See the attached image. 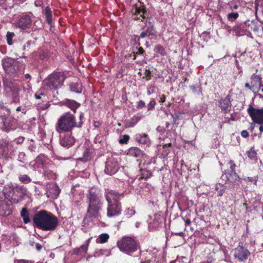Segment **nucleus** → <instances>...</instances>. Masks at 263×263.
Listing matches in <instances>:
<instances>
[{"mask_svg": "<svg viewBox=\"0 0 263 263\" xmlns=\"http://www.w3.org/2000/svg\"><path fill=\"white\" fill-rule=\"evenodd\" d=\"M121 212V207L119 201L108 203L107 215L113 217L119 215Z\"/></svg>", "mask_w": 263, "mask_h": 263, "instance_id": "nucleus-12", "label": "nucleus"}, {"mask_svg": "<svg viewBox=\"0 0 263 263\" xmlns=\"http://www.w3.org/2000/svg\"><path fill=\"white\" fill-rule=\"evenodd\" d=\"M122 196L115 191L107 189L105 192V197L108 203L118 201Z\"/></svg>", "mask_w": 263, "mask_h": 263, "instance_id": "nucleus-16", "label": "nucleus"}, {"mask_svg": "<svg viewBox=\"0 0 263 263\" xmlns=\"http://www.w3.org/2000/svg\"><path fill=\"white\" fill-rule=\"evenodd\" d=\"M227 189V187L221 183H218L216 185L215 190L217 192L218 196H221L223 195Z\"/></svg>", "mask_w": 263, "mask_h": 263, "instance_id": "nucleus-31", "label": "nucleus"}, {"mask_svg": "<svg viewBox=\"0 0 263 263\" xmlns=\"http://www.w3.org/2000/svg\"><path fill=\"white\" fill-rule=\"evenodd\" d=\"M155 51L162 55L165 54V51L162 46L158 45L155 48Z\"/></svg>", "mask_w": 263, "mask_h": 263, "instance_id": "nucleus-42", "label": "nucleus"}, {"mask_svg": "<svg viewBox=\"0 0 263 263\" xmlns=\"http://www.w3.org/2000/svg\"><path fill=\"white\" fill-rule=\"evenodd\" d=\"M247 111L254 122L263 124V108H256L249 106Z\"/></svg>", "mask_w": 263, "mask_h": 263, "instance_id": "nucleus-9", "label": "nucleus"}, {"mask_svg": "<svg viewBox=\"0 0 263 263\" xmlns=\"http://www.w3.org/2000/svg\"><path fill=\"white\" fill-rule=\"evenodd\" d=\"M18 160L21 162H24L25 160V154L21 152L18 155Z\"/></svg>", "mask_w": 263, "mask_h": 263, "instance_id": "nucleus-51", "label": "nucleus"}, {"mask_svg": "<svg viewBox=\"0 0 263 263\" xmlns=\"http://www.w3.org/2000/svg\"><path fill=\"white\" fill-rule=\"evenodd\" d=\"M156 105V102L154 99H152L149 102L147 105V109L148 110H151L155 108V106Z\"/></svg>", "mask_w": 263, "mask_h": 263, "instance_id": "nucleus-47", "label": "nucleus"}, {"mask_svg": "<svg viewBox=\"0 0 263 263\" xmlns=\"http://www.w3.org/2000/svg\"><path fill=\"white\" fill-rule=\"evenodd\" d=\"M16 111H21L22 114L25 115L26 113V109L25 107H22V106H18L16 108Z\"/></svg>", "mask_w": 263, "mask_h": 263, "instance_id": "nucleus-52", "label": "nucleus"}, {"mask_svg": "<svg viewBox=\"0 0 263 263\" xmlns=\"http://www.w3.org/2000/svg\"><path fill=\"white\" fill-rule=\"evenodd\" d=\"M108 252L106 250H103V249H100L96 250L93 256L94 257H100L101 256H102L103 255H107Z\"/></svg>", "mask_w": 263, "mask_h": 263, "instance_id": "nucleus-35", "label": "nucleus"}, {"mask_svg": "<svg viewBox=\"0 0 263 263\" xmlns=\"http://www.w3.org/2000/svg\"><path fill=\"white\" fill-rule=\"evenodd\" d=\"M79 151L83 153V156L79 157V159L82 161H87L90 158L89 151L86 147H82L79 149Z\"/></svg>", "mask_w": 263, "mask_h": 263, "instance_id": "nucleus-27", "label": "nucleus"}, {"mask_svg": "<svg viewBox=\"0 0 263 263\" xmlns=\"http://www.w3.org/2000/svg\"><path fill=\"white\" fill-rule=\"evenodd\" d=\"M12 212V205L7 200H3L0 202V216H7Z\"/></svg>", "mask_w": 263, "mask_h": 263, "instance_id": "nucleus-14", "label": "nucleus"}, {"mask_svg": "<svg viewBox=\"0 0 263 263\" xmlns=\"http://www.w3.org/2000/svg\"><path fill=\"white\" fill-rule=\"evenodd\" d=\"M14 36V33L12 32H7V42L9 45H12L13 44L12 38Z\"/></svg>", "mask_w": 263, "mask_h": 263, "instance_id": "nucleus-37", "label": "nucleus"}, {"mask_svg": "<svg viewBox=\"0 0 263 263\" xmlns=\"http://www.w3.org/2000/svg\"><path fill=\"white\" fill-rule=\"evenodd\" d=\"M144 13L145 10L144 6L141 4L140 6L137 5L135 8L134 19L136 20H140L144 18Z\"/></svg>", "mask_w": 263, "mask_h": 263, "instance_id": "nucleus-19", "label": "nucleus"}, {"mask_svg": "<svg viewBox=\"0 0 263 263\" xmlns=\"http://www.w3.org/2000/svg\"><path fill=\"white\" fill-rule=\"evenodd\" d=\"M245 86L247 88H248L249 89H251V90H253L254 89V88H252L251 87V84L250 83V84L249 83H246L245 84Z\"/></svg>", "mask_w": 263, "mask_h": 263, "instance_id": "nucleus-57", "label": "nucleus"}, {"mask_svg": "<svg viewBox=\"0 0 263 263\" xmlns=\"http://www.w3.org/2000/svg\"><path fill=\"white\" fill-rule=\"evenodd\" d=\"M10 239L12 246H17L20 243V238L15 234H12Z\"/></svg>", "mask_w": 263, "mask_h": 263, "instance_id": "nucleus-34", "label": "nucleus"}, {"mask_svg": "<svg viewBox=\"0 0 263 263\" xmlns=\"http://www.w3.org/2000/svg\"><path fill=\"white\" fill-rule=\"evenodd\" d=\"M155 91V87L153 86H149L147 87V94L151 95Z\"/></svg>", "mask_w": 263, "mask_h": 263, "instance_id": "nucleus-48", "label": "nucleus"}, {"mask_svg": "<svg viewBox=\"0 0 263 263\" xmlns=\"http://www.w3.org/2000/svg\"><path fill=\"white\" fill-rule=\"evenodd\" d=\"M119 165L118 162L114 158H109L106 163L105 173L109 175L115 174L118 170Z\"/></svg>", "mask_w": 263, "mask_h": 263, "instance_id": "nucleus-11", "label": "nucleus"}, {"mask_svg": "<svg viewBox=\"0 0 263 263\" xmlns=\"http://www.w3.org/2000/svg\"><path fill=\"white\" fill-rule=\"evenodd\" d=\"M33 220L35 226L44 231H52L58 226V220L52 213L41 210L35 214Z\"/></svg>", "mask_w": 263, "mask_h": 263, "instance_id": "nucleus-1", "label": "nucleus"}, {"mask_svg": "<svg viewBox=\"0 0 263 263\" xmlns=\"http://www.w3.org/2000/svg\"><path fill=\"white\" fill-rule=\"evenodd\" d=\"M154 217L156 223H159L162 222L163 217L160 215L156 214L154 215Z\"/></svg>", "mask_w": 263, "mask_h": 263, "instance_id": "nucleus-50", "label": "nucleus"}, {"mask_svg": "<svg viewBox=\"0 0 263 263\" xmlns=\"http://www.w3.org/2000/svg\"><path fill=\"white\" fill-rule=\"evenodd\" d=\"M45 11L47 21L49 23H50L52 21V15L50 8L49 7H46L45 8Z\"/></svg>", "mask_w": 263, "mask_h": 263, "instance_id": "nucleus-38", "label": "nucleus"}, {"mask_svg": "<svg viewBox=\"0 0 263 263\" xmlns=\"http://www.w3.org/2000/svg\"><path fill=\"white\" fill-rule=\"evenodd\" d=\"M232 253L235 259L242 262H245L250 255V251L243 247L242 243H239L238 246L232 251Z\"/></svg>", "mask_w": 263, "mask_h": 263, "instance_id": "nucleus-6", "label": "nucleus"}, {"mask_svg": "<svg viewBox=\"0 0 263 263\" xmlns=\"http://www.w3.org/2000/svg\"><path fill=\"white\" fill-rule=\"evenodd\" d=\"M64 80V78L61 73H54L44 81V85L49 89H57L63 85Z\"/></svg>", "mask_w": 263, "mask_h": 263, "instance_id": "nucleus-5", "label": "nucleus"}, {"mask_svg": "<svg viewBox=\"0 0 263 263\" xmlns=\"http://www.w3.org/2000/svg\"><path fill=\"white\" fill-rule=\"evenodd\" d=\"M43 94L42 93H41L40 95L35 94V97L36 99H40L41 98V96L43 95Z\"/></svg>", "mask_w": 263, "mask_h": 263, "instance_id": "nucleus-59", "label": "nucleus"}, {"mask_svg": "<svg viewBox=\"0 0 263 263\" xmlns=\"http://www.w3.org/2000/svg\"><path fill=\"white\" fill-rule=\"evenodd\" d=\"M89 205L87 215L90 218L99 220L102 209L101 194L98 189L91 188L88 195Z\"/></svg>", "mask_w": 263, "mask_h": 263, "instance_id": "nucleus-2", "label": "nucleus"}, {"mask_svg": "<svg viewBox=\"0 0 263 263\" xmlns=\"http://www.w3.org/2000/svg\"><path fill=\"white\" fill-rule=\"evenodd\" d=\"M0 111L1 113L5 114V112H7L8 115L10 114V110L7 108L4 107V103H0Z\"/></svg>", "mask_w": 263, "mask_h": 263, "instance_id": "nucleus-44", "label": "nucleus"}, {"mask_svg": "<svg viewBox=\"0 0 263 263\" xmlns=\"http://www.w3.org/2000/svg\"><path fill=\"white\" fill-rule=\"evenodd\" d=\"M145 106V102L142 100H140L137 103V106L136 107L138 109H142Z\"/></svg>", "mask_w": 263, "mask_h": 263, "instance_id": "nucleus-49", "label": "nucleus"}, {"mask_svg": "<svg viewBox=\"0 0 263 263\" xmlns=\"http://www.w3.org/2000/svg\"><path fill=\"white\" fill-rule=\"evenodd\" d=\"M60 144L62 146L69 147L75 142V139L71 135L67 134L60 136Z\"/></svg>", "mask_w": 263, "mask_h": 263, "instance_id": "nucleus-18", "label": "nucleus"}, {"mask_svg": "<svg viewBox=\"0 0 263 263\" xmlns=\"http://www.w3.org/2000/svg\"><path fill=\"white\" fill-rule=\"evenodd\" d=\"M165 101V96H162L161 98H160V102H162V103H163Z\"/></svg>", "mask_w": 263, "mask_h": 263, "instance_id": "nucleus-60", "label": "nucleus"}, {"mask_svg": "<svg viewBox=\"0 0 263 263\" xmlns=\"http://www.w3.org/2000/svg\"><path fill=\"white\" fill-rule=\"evenodd\" d=\"M19 180L23 183H28L31 181V178L27 175H23L19 177Z\"/></svg>", "mask_w": 263, "mask_h": 263, "instance_id": "nucleus-36", "label": "nucleus"}, {"mask_svg": "<svg viewBox=\"0 0 263 263\" xmlns=\"http://www.w3.org/2000/svg\"><path fill=\"white\" fill-rule=\"evenodd\" d=\"M14 263H30L29 261L24 259L15 260Z\"/></svg>", "mask_w": 263, "mask_h": 263, "instance_id": "nucleus-55", "label": "nucleus"}, {"mask_svg": "<svg viewBox=\"0 0 263 263\" xmlns=\"http://www.w3.org/2000/svg\"><path fill=\"white\" fill-rule=\"evenodd\" d=\"M117 245L121 251L128 255L135 252L139 248L136 241L133 238L128 236L123 237L118 241Z\"/></svg>", "mask_w": 263, "mask_h": 263, "instance_id": "nucleus-4", "label": "nucleus"}, {"mask_svg": "<svg viewBox=\"0 0 263 263\" xmlns=\"http://www.w3.org/2000/svg\"><path fill=\"white\" fill-rule=\"evenodd\" d=\"M21 215L25 223H27L30 222V219L29 216V213L26 208H23L22 210Z\"/></svg>", "mask_w": 263, "mask_h": 263, "instance_id": "nucleus-32", "label": "nucleus"}, {"mask_svg": "<svg viewBox=\"0 0 263 263\" xmlns=\"http://www.w3.org/2000/svg\"><path fill=\"white\" fill-rule=\"evenodd\" d=\"M135 139L142 144L148 145L150 143V140L146 134H137L135 136Z\"/></svg>", "mask_w": 263, "mask_h": 263, "instance_id": "nucleus-21", "label": "nucleus"}, {"mask_svg": "<svg viewBox=\"0 0 263 263\" xmlns=\"http://www.w3.org/2000/svg\"><path fill=\"white\" fill-rule=\"evenodd\" d=\"M4 127H2L4 130L8 132L12 127V124L11 122H8L7 119L5 117V116H0Z\"/></svg>", "mask_w": 263, "mask_h": 263, "instance_id": "nucleus-28", "label": "nucleus"}, {"mask_svg": "<svg viewBox=\"0 0 263 263\" xmlns=\"http://www.w3.org/2000/svg\"><path fill=\"white\" fill-rule=\"evenodd\" d=\"M171 144L169 143L168 145H165L163 147V150L162 151L161 154L163 157L166 156L170 153L169 147L171 146Z\"/></svg>", "mask_w": 263, "mask_h": 263, "instance_id": "nucleus-40", "label": "nucleus"}, {"mask_svg": "<svg viewBox=\"0 0 263 263\" xmlns=\"http://www.w3.org/2000/svg\"><path fill=\"white\" fill-rule=\"evenodd\" d=\"M82 123H77L75 117L70 112L63 114L58 120L56 125L58 133L61 134L63 132H69L76 127H81Z\"/></svg>", "mask_w": 263, "mask_h": 263, "instance_id": "nucleus-3", "label": "nucleus"}, {"mask_svg": "<svg viewBox=\"0 0 263 263\" xmlns=\"http://www.w3.org/2000/svg\"><path fill=\"white\" fill-rule=\"evenodd\" d=\"M2 65L4 70L10 74H14L18 69V63L13 59L5 58L2 60Z\"/></svg>", "mask_w": 263, "mask_h": 263, "instance_id": "nucleus-7", "label": "nucleus"}, {"mask_svg": "<svg viewBox=\"0 0 263 263\" xmlns=\"http://www.w3.org/2000/svg\"><path fill=\"white\" fill-rule=\"evenodd\" d=\"M26 0H14L16 3H22L25 2Z\"/></svg>", "mask_w": 263, "mask_h": 263, "instance_id": "nucleus-63", "label": "nucleus"}, {"mask_svg": "<svg viewBox=\"0 0 263 263\" xmlns=\"http://www.w3.org/2000/svg\"><path fill=\"white\" fill-rule=\"evenodd\" d=\"M136 213L135 211L133 209H127L125 211V215L127 217L129 218L132 216L135 215Z\"/></svg>", "mask_w": 263, "mask_h": 263, "instance_id": "nucleus-41", "label": "nucleus"}, {"mask_svg": "<svg viewBox=\"0 0 263 263\" xmlns=\"http://www.w3.org/2000/svg\"><path fill=\"white\" fill-rule=\"evenodd\" d=\"M170 263H184L183 261H181L179 260H176L174 261H172Z\"/></svg>", "mask_w": 263, "mask_h": 263, "instance_id": "nucleus-61", "label": "nucleus"}, {"mask_svg": "<svg viewBox=\"0 0 263 263\" xmlns=\"http://www.w3.org/2000/svg\"><path fill=\"white\" fill-rule=\"evenodd\" d=\"M259 130L260 133H262L263 132V126L261 125L260 126L259 128Z\"/></svg>", "mask_w": 263, "mask_h": 263, "instance_id": "nucleus-64", "label": "nucleus"}, {"mask_svg": "<svg viewBox=\"0 0 263 263\" xmlns=\"http://www.w3.org/2000/svg\"><path fill=\"white\" fill-rule=\"evenodd\" d=\"M129 139V136L127 135H124L122 138H121L119 140V143L120 144H126L128 141Z\"/></svg>", "mask_w": 263, "mask_h": 263, "instance_id": "nucleus-46", "label": "nucleus"}, {"mask_svg": "<svg viewBox=\"0 0 263 263\" xmlns=\"http://www.w3.org/2000/svg\"><path fill=\"white\" fill-rule=\"evenodd\" d=\"M128 155L137 158H140L143 155V152L137 147H132L128 149Z\"/></svg>", "mask_w": 263, "mask_h": 263, "instance_id": "nucleus-24", "label": "nucleus"}, {"mask_svg": "<svg viewBox=\"0 0 263 263\" xmlns=\"http://www.w3.org/2000/svg\"><path fill=\"white\" fill-rule=\"evenodd\" d=\"M52 167V165L50 163L49 165L47 166V167L44 169V175L49 179H55L56 178V174L54 171L50 168Z\"/></svg>", "mask_w": 263, "mask_h": 263, "instance_id": "nucleus-23", "label": "nucleus"}, {"mask_svg": "<svg viewBox=\"0 0 263 263\" xmlns=\"http://www.w3.org/2000/svg\"><path fill=\"white\" fill-rule=\"evenodd\" d=\"M4 89L6 93L9 95H12L13 97L16 96L18 89L16 87L13 83L6 80L4 81Z\"/></svg>", "mask_w": 263, "mask_h": 263, "instance_id": "nucleus-17", "label": "nucleus"}, {"mask_svg": "<svg viewBox=\"0 0 263 263\" xmlns=\"http://www.w3.org/2000/svg\"><path fill=\"white\" fill-rule=\"evenodd\" d=\"M251 84L252 88L259 89L262 87L261 78L260 76L253 74L251 78Z\"/></svg>", "mask_w": 263, "mask_h": 263, "instance_id": "nucleus-22", "label": "nucleus"}, {"mask_svg": "<svg viewBox=\"0 0 263 263\" xmlns=\"http://www.w3.org/2000/svg\"><path fill=\"white\" fill-rule=\"evenodd\" d=\"M5 188L6 191H7L8 189V188H9L10 194H9V196H10V195L11 194L10 190H12V191H13V190L15 189V186L12 184L11 185H8L7 186H5Z\"/></svg>", "mask_w": 263, "mask_h": 263, "instance_id": "nucleus-53", "label": "nucleus"}, {"mask_svg": "<svg viewBox=\"0 0 263 263\" xmlns=\"http://www.w3.org/2000/svg\"><path fill=\"white\" fill-rule=\"evenodd\" d=\"M238 16L237 12L231 13L228 15V19L229 21L233 22L238 18Z\"/></svg>", "mask_w": 263, "mask_h": 263, "instance_id": "nucleus-39", "label": "nucleus"}, {"mask_svg": "<svg viewBox=\"0 0 263 263\" xmlns=\"http://www.w3.org/2000/svg\"><path fill=\"white\" fill-rule=\"evenodd\" d=\"M92 237L88 238L85 242V243L82 245L80 248L75 249L73 251L74 254L77 255H83L86 253L88 246L90 242V240Z\"/></svg>", "mask_w": 263, "mask_h": 263, "instance_id": "nucleus-20", "label": "nucleus"}, {"mask_svg": "<svg viewBox=\"0 0 263 263\" xmlns=\"http://www.w3.org/2000/svg\"><path fill=\"white\" fill-rule=\"evenodd\" d=\"M173 234L177 235V236H180L181 237H184L185 236L184 233H183L182 232H178V233H174Z\"/></svg>", "mask_w": 263, "mask_h": 263, "instance_id": "nucleus-56", "label": "nucleus"}, {"mask_svg": "<svg viewBox=\"0 0 263 263\" xmlns=\"http://www.w3.org/2000/svg\"><path fill=\"white\" fill-rule=\"evenodd\" d=\"M70 89L72 91L77 93H81L82 91V86L80 83H73L70 85Z\"/></svg>", "mask_w": 263, "mask_h": 263, "instance_id": "nucleus-29", "label": "nucleus"}, {"mask_svg": "<svg viewBox=\"0 0 263 263\" xmlns=\"http://www.w3.org/2000/svg\"><path fill=\"white\" fill-rule=\"evenodd\" d=\"M191 223V221L189 219H187L185 221V224L186 226L189 225Z\"/></svg>", "mask_w": 263, "mask_h": 263, "instance_id": "nucleus-62", "label": "nucleus"}, {"mask_svg": "<svg viewBox=\"0 0 263 263\" xmlns=\"http://www.w3.org/2000/svg\"><path fill=\"white\" fill-rule=\"evenodd\" d=\"M140 120V118L138 116H134L127 123L128 127H134Z\"/></svg>", "mask_w": 263, "mask_h": 263, "instance_id": "nucleus-33", "label": "nucleus"}, {"mask_svg": "<svg viewBox=\"0 0 263 263\" xmlns=\"http://www.w3.org/2000/svg\"><path fill=\"white\" fill-rule=\"evenodd\" d=\"M243 179L245 181L253 182L254 184L255 185H256L257 184L258 177L257 176H255L254 177H247L244 178Z\"/></svg>", "mask_w": 263, "mask_h": 263, "instance_id": "nucleus-45", "label": "nucleus"}, {"mask_svg": "<svg viewBox=\"0 0 263 263\" xmlns=\"http://www.w3.org/2000/svg\"><path fill=\"white\" fill-rule=\"evenodd\" d=\"M65 104L71 110L76 111V109L80 106V104L72 100L66 99L64 101Z\"/></svg>", "mask_w": 263, "mask_h": 263, "instance_id": "nucleus-25", "label": "nucleus"}, {"mask_svg": "<svg viewBox=\"0 0 263 263\" xmlns=\"http://www.w3.org/2000/svg\"><path fill=\"white\" fill-rule=\"evenodd\" d=\"M109 237V236L108 234L103 233L99 236L96 241L97 243H103L107 241Z\"/></svg>", "mask_w": 263, "mask_h": 263, "instance_id": "nucleus-30", "label": "nucleus"}, {"mask_svg": "<svg viewBox=\"0 0 263 263\" xmlns=\"http://www.w3.org/2000/svg\"><path fill=\"white\" fill-rule=\"evenodd\" d=\"M229 164H230V167L231 171V173H227L226 172H225L224 174L228 180H230L231 182H235L236 181H238L239 180V176L235 172L236 165L232 160H230L229 162Z\"/></svg>", "mask_w": 263, "mask_h": 263, "instance_id": "nucleus-15", "label": "nucleus"}, {"mask_svg": "<svg viewBox=\"0 0 263 263\" xmlns=\"http://www.w3.org/2000/svg\"><path fill=\"white\" fill-rule=\"evenodd\" d=\"M46 194L48 197L53 199L57 198L60 194L59 187L54 183H48L47 184Z\"/></svg>", "mask_w": 263, "mask_h": 263, "instance_id": "nucleus-13", "label": "nucleus"}, {"mask_svg": "<svg viewBox=\"0 0 263 263\" xmlns=\"http://www.w3.org/2000/svg\"><path fill=\"white\" fill-rule=\"evenodd\" d=\"M50 163L49 159L44 155H40L34 160L30 162L29 165L33 170L39 168L43 170L47 167Z\"/></svg>", "mask_w": 263, "mask_h": 263, "instance_id": "nucleus-8", "label": "nucleus"}, {"mask_svg": "<svg viewBox=\"0 0 263 263\" xmlns=\"http://www.w3.org/2000/svg\"><path fill=\"white\" fill-rule=\"evenodd\" d=\"M153 34V33L152 32V28H149L148 27L147 29L146 30V31H143L141 33L140 37L142 38H144L148 35Z\"/></svg>", "mask_w": 263, "mask_h": 263, "instance_id": "nucleus-43", "label": "nucleus"}, {"mask_svg": "<svg viewBox=\"0 0 263 263\" xmlns=\"http://www.w3.org/2000/svg\"><path fill=\"white\" fill-rule=\"evenodd\" d=\"M32 16L31 13H24L20 15L16 22V26L23 30L29 28L32 25Z\"/></svg>", "mask_w": 263, "mask_h": 263, "instance_id": "nucleus-10", "label": "nucleus"}, {"mask_svg": "<svg viewBox=\"0 0 263 263\" xmlns=\"http://www.w3.org/2000/svg\"><path fill=\"white\" fill-rule=\"evenodd\" d=\"M35 247L38 251L41 250V249H42V246L39 243H36Z\"/></svg>", "mask_w": 263, "mask_h": 263, "instance_id": "nucleus-58", "label": "nucleus"}, {"mask_svg": "<svg viewBox=\"0 0 263 263\" xmlns=\"http://www.w3.org/2000/svg\"><path fill=\"white\" fill-rule=\"evenodd\" d=\"M230 97L228 96L223 99L220 100L219 102L220 107L224 110L228 109L230 105Z\"/></svg>", "mask_w": 263, "mask_h": 263, "instance_id": "nucleus-26", "label": "nucleus"}, {"mask_svg": "<svg viewBox=\"0 0 263 263\" xmlns=\"http://www.w3.org/2000/svg\"><path fill=\"white\" fill-rule=\"evenodd\" d=\"M241 136L243 138H247L249 136V133L246 130H243L241 132Z\"/></svg>", "mask_w": 263, "mask_h": 263, "instance_id": "nucleus-54", "label": "nucleus"}]
</instances>
